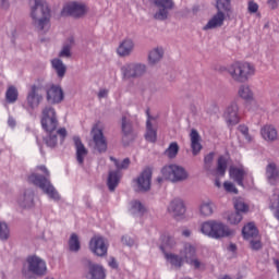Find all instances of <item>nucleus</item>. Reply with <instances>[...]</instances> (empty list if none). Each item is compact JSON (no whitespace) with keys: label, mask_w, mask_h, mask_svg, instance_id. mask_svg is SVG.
<instances>
[{"label":"nucleus","mask_w":279,"mask_h":279,"mask_svg":"<svg viewBox=\"0 0 279 279\" xmlns=\"http://www.w3.org/2000/svg\"><path fill=\"white\" fill-rule=\"evenodd\" d=\"M5 98L8 104H14L16 99H19V89H16V87L14 86H10L7 89Z\"/></svg>","instance_id":"37998d69"},{"label":"nucleus","mask_w":279,"mask_h":279,"mask_svg":"<svg viewBox=\"0 0 279 279\" xmlns=\"http://www.w3.org/2000/svg\"><path fill=\"white\" fill-rule=\"evenodd\" d=\"M17 204L21 208H34V191L25 190L23 195L19 197Z\"/></svg>","instance_id":"b1692460"},{"label":"nucleus","mask_w":279,"mask_h":279,"mask_svg":"<svg viewBox=\"0 0 279 279\" xmlns=\"http://www.w3.org/2000/svg\"><path fill=\"white\" fill-rule=\"evenodd\" d=\"M162 56H165V50L162 48H155L148 54L149 64H157L162 60Z\"/></svg>","instance_id":"58836bf2"},{"label":"nucleus","mask_w":279,"mask_h":279,"mask_svg":"<svg viewBox=\"0 0 279 279\" xmlns=\"http://www.w3.org/2000/svg\"><path fill=\"white\" fill-rule=\"evenodd\" d=\"M41 128L47 132V136L44 137L45 144L47 147H56V130H58V125H60V122L58 121V118H51L50 120H40Z\"/></svg>","instance_id":"1a4fd4ad"},{"label":"nucleus","mask_w":279,"mask_h":279,"mask_svg":"<svg viewBox=\"0 0 279 279\" xmlns=\"http://www.w3.org/2000/svg\"><path fill=\"white\" fill-rule=\"evenodd\" d=\"M190 138H191V148H192V154L193 156H197L199 151H202V137L199 136V133L197 130L192 129L190 133Z\"/></svg>","instance_id":"bb28decb"},{"label":"nucleus","mask_w":279,"mask_h":279,"mask_svg":"<svg viewBox=\"0 0 279 279\" xmlns=\"http://www.w3.org/2000/svg\"><path fill=\"white\" fill-rule=\"evenodd\" d=\"M0 8L2 10H8V8H10V1H8V0H0Z\"/></svg>","instance_id":"e2e57ef3"},{"label":"nucleus","mask_w":279,"mask_h":279,"mask_svg":"<svg viewBox=\"0 0 279 279\" xmlns=\"http://www.w3.org/2000/svg\"><path fill=\"white\" fill-rule=\"evenodd\" d=\"M266 180L272 186L279 183V169L276 162H269L266 166Z\"/></svg>","instance_id":"4be33fe9"},{"label":"nucleus","mask_w":279,"mask_h":279,"mask_svg":"<svg viewBox=\"0 0 279 279\" xmlns=\"http://www.w3.org/2000/svg\"><path fill=\"white\" fill-rule=\"evenodd\" d=\"M267 4L270 10H276L278 8V0H267Z\"/></svg>","instance_id":"680f3d73"},{"label":"nucleus","mask_w":279,"mask_h":279,"mask_svg":"<svg viewBox=\"0 0 279 279\" xmlns=\"http://www.w3.org/2000/svg\"><path fill=\"white\" fill-rule=\"evenodd\" d=\"M86 265L84 278L86 279H106V269L99 264H93L88 258L83 259Z\"/></svg>","instance_id":"ddd939ff"},{"label":"nucleus","mask_w":279,"mask_h":279,"mask_svg":"<svg viewBox=\"0 0 279 279\" xmlns=\"http://www.w3.org/2000/svg\"><path fill=\"white\" fill-rule=\"evenodd\" d=\"M75 149H76V160L78 165H84V159L88 156V149L82 143V140L77 136L73 137Z\"/></svg>","instance_id":"5701e85b"},{"label":"nucleus","mask_w":279,"mask_h":279,"mask_svg":"<svg viewBox=\"0 0 279 279\" xmlns=\"http://www.w3.org/2000/svg\"><path fill=\"white\" fill-rule=\"evenodd\" d=\"M59 58H71V45H63L62 49L59 52Z\"/></svg>","instance_id":"3c124183"},{"label":"nucleus","mask_w":279,"mask_h":279,"mask_svg":"<svg viewBox=\"0 0 279 279\" xmlns=\"http://www.w3.org/2000/svg\"><path fill=\"white\" fill-rule=\"evenodd\" d=\"M8 125L10 128H15L16 126V120H14V118L10 117L8 120Z\"/></svg>","instance_id":"69168bd1"},{"label":"nucleus","mask_w":279,"mask_h":279,"mask_svg":"<svg viewBox=\"0 0 279 279\" xmlns=\"http://www.w3.org/2000/svg\"><path fill=\"white\" fill-rule=\"evenodd\" d=\"M269 208L277 221L279 222V190H275L270 197Z\"/></svg>","instance_id":"473e14b6"},{"label":"nucleus","mask_w":279,"mask_h":279,"mask_svg":"<svg viewBox=\"0 0 279 279\" xmlns=\"http://www.w3.org/2000/svg\"><path fill=\"white\" fill-rule=\"evenodd\" d=\"M225 70L233 82H238L239 84H244V82H247V80H250V77L256 73L254 65L247 62H234L225 68Z\"/></svg>","instance_id":"20e7f679"},{"label":"nucleus","mask_w":279,"mask_h":279,"mask_svg":"<svg viewBox=\"0 0 279 279\" xmlns=\"http://www.w3.org/2000/svg\"><path fill=\"white\" fill-rule=\"evenodd\" d=\"M182 236H186V238L191 236V230L184 229V230L182 231Z\"/></svg>","instance_id":"338daca9"},{"label":"nucleus","mask_w":279,"mask_h":279,"mask_svg":"<svg viewBox=\"0 0 279 279\" xmlns=\"http://www.w3.org/2000/svg\"><path fill=\"white\" fill-rule=\"evenodd\" d=\"M201 232L209 239H228L234 236V230L217 220H207L201 225Z\"/></svg>","instance_id":"7ed1b4c3"},{"label":"nucleus","mask_w":279,"mask_h":279,"mask_svg":"<svg viewBox=\"0 0 279 279\" xmlns=\"http://www.w3.org/2000/svg\"><path fill=\"white\" fill-rule=\"evenodd\" d=\"M227 169H228V160H226L223 156L219 157L218 165L216 168V175L223 178L226 175Z\"/></svg>","instance_id":"79ce46f5"},{"label":"nucleus","mask_w":279,"mask_h":279,"mask_svg":"<svg viewBox=\"0 0 279 279\" xmlns=\"http://www.w3.org/2000/svg\"><path fill=\"white\" fill-rule=\"evenodd\" d=\"M51 119H58V113L56 109L51 106H46L41 111V121H47Z\"/></svg>","instance_id":"ea45409f"},{"label":"nucleus","mask_w":279,"mask_h":279,"mask_svg":"<svg viewBox=\"0 0 279 279\" xmlns=\"http://www.w3.org/2000/svg\"><path fill=\"white\" fill-rule=\"evenodd\" d=\"M163 244L166 247H175V238L173 236H167L166 238V241H163Z\"/></svg>","instance_id":"6e6d98bb"},{"label":"nucleus","mask_w":279,"mask_h":279,"mask_svg":"<svg viewBox=\"0 0 279 279\" xmlns=\"http://www.w3.org/2000/svg\"><path fill=\"white\" fill-rule=\"evenodd\" d=\"M168 213L178 219V217H184L186 213V206H184V201L181 198H174L170 202L168 206Z\"/></svg>","instance_id":"6ab92c4d"},{"label":"nucleus","mask_w":279,"mask_h":279,"mask_svg":"<svg viewBox=\"0 0 279 279\" xmlns=\"http://www.w3.org/2000/svg\"><path fill=\"white\" fill-rule=\"evenodd\" d=\"M90 135L94 143V149H96V151L99 154H105V151H108V141H106V136H104V129H101L99 123H96L93 126Z\"/></svg>","instance_id":"9b49d317"},{"label":"nucleus","mask_w":279,"mask_h":279,"mask_svg":"<svg viewBox=\"0 0 279 279\" xmlns=\"http://www.w3.org/2000/svg\"><path fill=\"white\" fill-rule=\"evenodd\" d=\"M161 173L163 178L170 182H184L189 179L186 170L178 165H170L162 168Z\"/></svg>","instance_id":"9d476101"},{"label":"nucleus","mask_w":279,"mask_h":279,"mask_svg":"<svg viewBox=\"0 0 279 279\" xmlns=\"http://www.w3.org/2000/svg\"><path fill=\"white\" fill-rule=\"evenodd\" d=\"M58 134L59 136H62V138H66V129L64 128H61V129H56V137H57V141H56V145H58Z\"/></svg>","instance_id":"13d9d810"},{"label":"nucleus","mask_w":279,"mask_h":279,"mask_svg":"<svg viewBox=\"0 0 279 279\" xmlns=\"http://www.w3.org/2000/svg\"><path fill=\"white\" fill-rule=\"evenodd\" d=\"M231 180L235 181L238 186H243V180L247 175V171L243 168L231 167L229 169Z\"/></svg>","instance_id":"a878e982"},{"label":"nucleus","mask_w":279,"mask_h":279,"mask_svg":"<svg viewBox=\"0 0 279 279\" xmlns=\"http://www.w3.org/2000/svg\"><path fill=\"white\" fill-rule=\"evenodd\" d=\"M226 21V13L222 11H217L215 15L207 22V24L203 27L205 32L208 29H217V27H222L223 22Z\"/></svg>","instance_id":"412c9836"},{"label":"nucleus","mask_w":279,"mask_h":279,"mask_svg":"<svg viewBox=\"0 0 279 279\" xmlns=\"http://www.w3.org/2000/svg\"><path fill=\"white\" fill-rule=\"evenodd\" d=\"M46 99L48 104H61L64 100V92L62 87L52 85L47 90Z\"/></svg>","instance_id":"aec40b11"},{"label":"nucleus","mask_w":279,"mask_h":279,"mask_svg":"<svg viewBox=\"0 0 279 279\" xmlns=\"http://www.w3.org/2000/svg\"><path fill=\"white\" fill-rule=\"evenodd\" d=\"M32 25L37 32H49L51 27V9L45 0L29 1Z\"/></svg>","instance_id":"f257e3e1"},{"label":"nucleus","mask_w":279,"mask_h":279,"mask_svg":"<svg viewBox=\"0 0 279 279\" xmlns=\"http://www.w3.org/2000/svg\"><path fill=\"white\" fill-rule=\"evenodd\" d=\"M242 234L246 241H250L258 236V229H256V226L253 222H250L243 227Z\"/></svg>","instance_id":"2f4dec72"},{"label":"nucleus","mask_w":279,"mask_h":279,"mask_svg":"<svg viewBox=\"0 0 279 279\" xmlns=\"http://www.w3.org/2000/svg\"><path fill=\"white\" fill-rule=\"evenodd\" d=\"M247 10L250 14H256L258 12V3L250 1Z\"/></svg>","instance_id":"5fc2aeb1"},{"label":"nucleus","mask_w":279,"mask_h":279,"mask_svg":"<svg viewBox=\"0 0 279 279\" xmlns=\"http://www.w3.org/2000/svg\"><path fill=\"white\" fill-rule=\"evenodd\" d=\"M198 213L201 217H213L215 213V203L210 199L202 201L198 205Z\"/></svg>","instance_id":"cd10ccee"},{"label":"nucleus","mask_w":279,"mask_h":279,"mask_svg":"<svg viewBox=\"0 0 279 279\" xmlns=\"http://www.w3.org/2000/svg\"><path fill=\"white\" fill-rule=\"evenodd\" d=\"M70 252L77 253L82 250V244L80 242V236L76 233H72L68 241Z\"/></svg>","instance_id":"4c0bfd02"},{"label":"nucleus","mask_w":279,"mask_h":279,"mask_svg":"<svg viewBox=\"0 0 279 279\" xmlns=\"http://www.w3.org/2000/svg\"><path fill=\"white\" fill-rule=\"evenodd\" d=\"M238 132L242 134L247 143H252V135H250V128L245 124H240L238 126Z\"/></svg>","instance_id":"09e8293b"},{"label":"nucleus","mask_w":279,"mask_h":279,"mask_svg":"<svg viewBox=\"0 0 279 279\" xmlns=\"http://www.w3.org/2000/svg\"><path fill=\"white\" fill-rule=\"evenodd\" d=\"M229 252H236V244H230Z\"/></svg>","instance_id":"774afa93"},{"label":"nucleus","mask_w":279,"mask_h":279,"mask_svg":"<svg viewBox=\"0 0 279 279\" xmlns=\"http://www.w3.org/2000/svg\"><path fill=\"white\" fill-rule=\"evenodd\" d=\"M166 258L170 263V265L177 267L178 269H180V267H182L185 262L184 257L180 253L179 255L173 253L166 254Z\"/></svg>","instance_id":"c9c22d12"},{"label":"nucleus","mask_w":279,"mask_h":279,"mask_svg":"<svg viewBox=\"0 0 279 279\" xmlns=\"http://www.w3.org/2000/svg\"><path fill=\"white\" fill-rule=\"evenodd\" d=\"M223 119L228 125H236L241 121L239 113V104L231 102L223 112Z\"/></svg>","instance_id":"2eb2a0df"},{"label":"nucleus","mask_w":279,"mask_h":279,"mask_svg":"<svg viewBox=\"0 0 279 279\" xmlns=\"http://www.w3.org/2000/svg\"><path fill=\"white\" fill-rule=\"evenodd\" d=\"M179 254H181V257H183L184 262L187 263V260H191L197 256V248L195 245L186 242L180 248Z\"/></svg>","instance_id":"393cba45"},{"label":"nucleus","mask_w":279,"mask_h":279,"mask_svg":"<svg viewBox=\"0 0 279 279\" xmlns=\"http://www.w3.org/2000/svg\"><path fill=\"white\" fill-rule=\"evenodd\" d=\"M186 263H189V265H192L194 269H199V267H202V262H199V259L195 257H193L191 260H187Z\"/></svg>","instance_id":"4d7b16f0"},{"label":"nucleus","mask_w":279,"mask_h":279,"mask_svg":"<svg viewBox=\"0 0 279 279\" xmlns=\"http://www.w3.org/2000/svg\"><path fill=\"white\" fill-rule=\"evenodd\" d=\"M123 80H136L147 73V65L138 62L125 63L120 69Z\"/></svg>","instance_id":"6e6552de"},{"label":"nucleus","mask_w":279,"mask_h":279,"mask_svg":"<svg viewBox=\"0 0 279 279\" xmlns=\"http://www.w3.org/2000/svg\"><path fill=\"white\" fill-rule=\"evenodd\" d=\"M51 66L56 71L58 77H64L66 75V65L59 58L51 60Z\"/></svg>","instance_id":"72a5a7b5"},{"label":"nucleus","mask_w":279,"mask_h":279,"mask_svg":"<svg viewBox=\"0 0 279 279\" xmlns=\"http://www.w3.org/2000/svg\"><path fill=\"white\" fill-rule=\"evenodd\" d=\"M151 121H154V118H151V116H149V113H148V119L146 121L145 138L149 143H156V141L158 140V133H157L156 129L154 128V125L151 124Z\"/></svg>","instance_id":"c85d7f7f"},{"label":"nucleus","mask_w":279,"mask_h":279,"mask_svg":"<svg viewBox=\"0 0 279 279\" xmlns=\"http://www.w3.org/2000/svg\"><path fill=\"white\" fill-rule=\"evenodd\" d=\"M231 8V0H216V9L218 12H230Z\"/></svg>","instance_id":"c03bdc74"},{"label":"nucleus","mask_w":279,"mask_h":279,"mask_svg":"<svg viewBox=\"0 0 279 279\" xmlns=\"http://www.w3.org/2000/svg\"><path fill=\"white\" fill-rule=\"evenodd\" d=\"M22 275L27 279H31L32 275L37 276L38 278L47 276V262L38 255L28 256L26 258V265L22 268Z\"/></svg>","instance_id":"39448f33"},{"label":"nucleus","mask_w":279,"mask_h":279,"mask_svg":"<svg viewBox=\"0 0 279 279\" xmlns=\"http://www.w3.org/2000/svg\"><path fill=\"white\" fill-rule=\"evenodd\" d=\"M88 8L82 2H70L65 4L61 11V16H72L73 19H82L86 15Z\"/></svg>","instance_id":"f8f14e48"},{"label":"nucleus","mask_w":279,"mask_h":279,"mask_svg":"<svg viewBox=\"0 0 279 279\" xmlns=\"http://www.w3.org/2000/svg\"><path fill=\"white\" fill-rule=\"evenodd\" d=\"M250 241L251 248L258 251L260 247H263V244H260V240L253 238Z\"/></svg>","instance_id":"864d4df0"},{"label":"nucleus","mask_w":279,"mask_h":279,"mask_svg":"<svg viewBox=\"0 0 279 279\" xmlns=\"http://www.w3.org/2000/svg\"><path fill=\"white\" fill-rule=\"evenodd\" d=\"M89 250L96 256H106L108 254V244H106V240L99 235H95L90 239Z\"/></svg>","instance_id":"dca6fc26"},{"label":"nucleus","mask_w":279,"mask_h":279,"mask_svg":"<svg viewBox=\"0 0 279 279\" xmlns=\"http://www.w3.org/2000/svg\"><path fill=\"white\" fill-rule=\"evenodd\" d=\"M121 130L123 138H134V128L132 126V121L126 117H122Z\"/></svg>","instance_id":"7c9ffc66"},{"label":"nucleus","mask_w":279,"mask_h":279,"mask_svg":"<svg viewBox=\"0 0 279 279\" xmlns=\"http://www.w3.org/2000/svg\"><path fill=\"white\" fill-rule=\"evenodd\" d=\"M262 136L265 141H276L278 138V131L274 125H266L262 129Z\"/></svg>","instance_id":"f704fd0d"},{"label":"nucleus","mask_w":279,"mask_h":279,"mask_svg":"<svg viewBox=\"0 0 279 279\" xmlns=\"http://www.w3.org/2000/svg\"><path fill=\"white\" fill-rule=\"evenodd\" d=\"M238 95L241 99H244V101H252V99H254V93L248 85H241L238 89Z\"/></svg>","instance_id":"e433bc0d"},{"label":"nucleus","mask_w":279,"mask_h":279,"mask_svg":"<svg viewBox=\"0 0 279 279\" xmlns=\"http://www.w3.org/2000/svg\"><path fill=\"white\" fill-rule=\"evenodd\" d=\"M178 151H180V146L178 143L172 142L166 149V156H168V158H175L178 156Z\"/></svg>","instance_id":"49530a36"},{"label":"nucleus","mask_w":279,"mask_h":279,"mask_svg":"<svg viewBox=\"0 0 279 279\" xmlns=\"http://www.w3.org/2000/svg\"><path fill=\"white\" fill-rule=\"evenodd\" d=\"M214 160H215V153H209L204 157V170L211 175L215 173V169H213Z\"/></svg>","instance_id":"a19ab883"},{"label":"nucleus","mask_w":279,"mask_h":279,"mask_svg":"<svg viewBox=\"0 0 279 279\" xmlns=\"http://www.w3.org/2000/svg\"><path fill=\"white\" fill-rule=\"evenodd\" d=\"M129 210L133 217H143V215L147 213V207H145L141 201H132Z\"/></svg>","instance_id":"c756f323"},{"label":"nucleus","mask_w":279,"mask_h":279,"mask_svg":"<svg viewBox=\"0 0 279 279\" xmlns=\"http://www.w3.org/2000/svg\"><path fill=\"white\" fill-rule=\"evenodd\" d=\"M10 238V229L8 228V223L0 222V239L2 241H8Z\"/></svg>","instance_id":"8fccbe9b"},{"label":"nucleus","mask_w":279,"mask_h":279,"mask_svg":"<svg viewBox=\"0 0 279 279\" xmlns=\"http://www.w3.org/2000/svg\"><path fill=\"white\" fill-rule=\"evenodd\" d=\"M234 208L235 213H247V210H250V206L241 198L234 201Z\"/></svg>","instance_id":"de8ad7c7"},{"label":"nucleus","mask_w":279,"mask_h":279,"mask_svg":"<svg viewBox=\"0 0 279 279\" xmlns=\"http://www.w3.org/2000/svg\"><path fill=\"white\" fill-rule=\"evenodd\" d=\"M134 47H136L134 39L124 38L117 48V54L120 58H130L134 53Z\"/></svg>","instance_id":"a211bd4d"},{"label":"nucleus","mask_w":279,"mask_h":279,"mask_svg":"<svg viewBox=\"0 0 279 279\" xmlns=\"http://www.w3.org/2000/svg\"><path fill=\"white\" fill-rule=\"evenodd\" d=\"M136 184L140 193H147L151 189V169H144L136 179Z\"/></svg>","instance_id":"f3484780"},{"label":"nucleus","mask_w":279,"mask_h":279,"mask_svg":"<svg viewBox=\"0 0 279 279\" xmlns=\"http://www.w3.org/2000/svg\"><path fill=\"white\" fill-rule=\"evenodd\" d=\"M43 99H45L43 96V86L36 84L32 85L26 96L27 106L31 107L32 110H36V108L43 104Z\"/></svg>","instance_id":"4468645a"},{"label":"nucleus","mask_w":279,"mask_h":279,"mask_svg":"<svg viewBox=\"0 0 279 279\" xmlns=\"http://www.w3.org/2000/svg\"><path fill=\"white\" fill-rule=\"evenodd\" d=\"M223 186H225V191H227V193H234L235 195L239 193V190L232 182L227 181L223 183Z\"/></svg>","instance_id":"603ef678"},{"label":"nucleus","mask_w":279,"mask_h":279,"mask_svg":"<svg viewBox=\"0 0 279 279\" xmlns=\"http://www.w3.org/2000/svg\"><path fill=\"white\" fill-rule=\"evenodd\" d=\"M156 8L153 17L155 21H168L171 17V12L175 8L173 0H150Z\"/></svg>","instance_id":"0eeeda50"},{"label":"nucleus","mask_w":279,"mask_h":279,"mask_svg":"<svg viewBox=\"0 0 279 279\" xmlns=\"http://www.w3.org/2000/svg\"><path fill=\"white\" fill-rule=\"evenodd\" d=\"M37 169L43 171L45 177L43 174L32 173L28 175V182L41 189V191H44V193L48 195L50 199H53V202H60V193H58V190H56L53 184H51V181L49 180L50 173L47 167L39 166Z\"/></svg>","instance_id":"f03ea898"},{"label":"nucleus","mask_w":279,"mask_h":279,"mask_svg":"<svg viewBox=\"0 0 279 279\" xmlns=\"http://www.w3.org/2000/svg\"><path fill=\"white\" fill-rule=\"evenodd\" d=\"M122 243L123 245H129L131 247V245H134V240L130 236H122Z\"/></svg>","instance_id":"bf43d9fd"},{"label":"nucleus","mask_w":279,"mask_h":279,"mask_svg":"<svg viewBox=\"0 0 279 279\" xmlns=\"http://www.w3.org/2000/svg\"><path fill=\"white\" fill-rule=\"evenodd\" d=\"M108 265L109 267H111V269L119 268V264L117 263V259L114 257H110Z\"/></svg>","instance_id":"052dcab7"},{"label":"nucleus","mask_w":279,"mask_h":279,"mask_svg":"<svg viewBox=\"0 0 279 279\" xmlns=\"http://www.w3.org/2000/svg\"><path fill=\"white\" fill-rule=\"evenodd\" d=\"M106 97H108V89H100L98 93V98L104 99Z\"/></svg>","instance_id":"0e129e2a"},{"label":"nucleus","mask_w":279,"mask_h":279,"mask_svg":"<svg viewBox=\"0 0 279 279\" xmlns=\"http://www.w3.org/2000/svg\"><path fill=\"white\" fill-rule=\"evenodd\" d=\"M111 162L114 163L116 171H109V175L107 179V186L109 191H114L117 186H119V182L121 181V170L128 169L130 167V158H125L122 161H119L114 157H110Z\"/></svg>","instance_id":"423d86ee"},{"label":"nucleus","mask_w":279,"mask_h":279,"mask_svg":"<svg viewBox=\"0 0 279 279\" xmlns=\"http://www.w3.org/2000/svg\"><path fill=\"white\" fill-rule=\"evenodd\" d=\"M227 220L231 223V226H236L243 221V215L239 211L230 213L227 216Z\"/></svg>","instance_id":"a18cd8bd"}]
</instances>
